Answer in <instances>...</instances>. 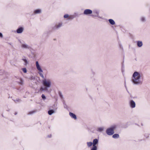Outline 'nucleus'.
<instances>
[{
	"mask_svg": "<svg viewBox=\"0 0 150 150\" xmlns=\"http://www.w3.org/2000/svg\"><path fill=\"white\" fill-rule=\"evenodd\" d=\"M132 82L135 85H141L143 83V74L140 72L135 71L132 75Z\"/></svg>",
	"mask_w": 150,
	"mask_h": 150,
	"instance_id": "nucleus-1",
	"label": "nucleus"
},
{
	"mask_svg": "<svg viewBox=\"0 0 150 150\" xmlns=\"http://www.w3.org/2000/svg\"><path fill=\"white\" fill-rule=\"evenodd\" d=\"M117 125L114 124L112 125L109 128L106 130V133L109 135H112L114 133V131L117 127Z\"/></svg>",
	"mask_w": 150,
	"mask_h": 150,
	"instance_id": "nucleus-2",
	"label": "nucleus"
},
{
	"mask_svg": "<svg viewBox=\"0 0 150 150\" xmlns=\"http://www.w3.org/2000/svg\"><path fill=\"white\" fill-rule=\"evenodd\" d=\"M42 83L45 87V90H48V88H50L51 85V81L50 79H45L42 81Z\"/></svg>",
	"mask_w": 150,
	"mask_h": 150,
	"instance_id": "nucleus-3",
	"label": "nucleus"
},
{
	"mask_svg": "<svg viewBox=\"0 0 150 150\" xmlns=\"http://www.w3.org/2000/svg\"><path fill=\"white\" fill-rule=\"evenodd\" d=\"M36 68L40 72L39 73V74L40 76L42 78H44V76L42 73L43 72V71L41 68V67L39 65L38 62V61L36 62Z\"/></svg>",
	"mask_w": 150,
	"mask_h": 150,
	"instance_id": "nucleus-4",
	"label": "nucleus"
},
{
	"mask_svg": "<svg viewBox=\"0 0 150 150\" xmlns=\"http://www.w3.org/2000/svg\"><path fill=\"white\" fill-rule=\"evenodd\" d=\"M129 105L132 108H134L135 107L136 104L135 102L132 100H131L129 102Z\"/></svg>",
	"mask_w": 150,
	"mask_h": 150,
	"instance_id": "nucleus-5",
	"label": "nucleus"
},
{
	"mask_svg": "<svg viewBox=\"0 0 150 150\" xmlns=\"http://www.w3.org/2000/svg\"><path fill=\"white\" fill-rule=\"evenodd\" d=\"M92 11L90 9H87L85 10L84 11V14L85 15H88L91 14L92 13Z\"/></svg>",
	"mask_w": 150,
	"mask_h": 150,
	"instance_id": "nucleus-6",
	"label": "nucleus"
},
{
	"mask_svg": "<svg viewBox=\"0 0 150 150\" xmlns=\"http://www.w3.org/2000/svg\"><path fill=\"white\" fill-rule=\"evenodd\" d=\"M62 24L61 23H59L58 25H55L53 28L54 30L60 28L62 26Z\"/></svg>",
	"mask_w": 150,
	"mask_h": 150,
	"instance_id": "nucleus-7",
	"label": "nucleus"
},
{
	"mask_svg": "<svg viewBox=\"0 0 150 150\" xmlns=\"http://www.w3.org/2000/svg\"><path fill=\"white\" fill-rule=\"evenodd\" d=\"M23 28L22 27H21L17 30V33H21L23 32Z\"/></svg>",
	"mask_w": 150,
	"mask_h": 150,
	"instance_id": "nucleus-8",
	"label": "nucleus"
},
{
	"mask_svg": "<svg viewBox=\"0 0 150 150\" xmlns=\"http://www.w3.org/2000/svg\"><path fill=\"white\" fill-rule=\"evenodd\" d=\"M104 127H99L97 128V131L99 132H102L104 130Z\"/></svg>",
	"mask_w": 150,
	"mask_h": 150,
	"instance_id": "nucleus-9",
	"label": "nucleus"
},
{
	"mask_svg": "<svg viewBox=\"0 0 150 150\" xmlns=\"http://www.w3.org/2000/svg\"><path fill=\"white\" fill-rule=\"evenodd\" d=\"M98 140L97 139H96L93 140V146H96V145L98 143Z\"/></svg>",
	"mask_w": 150,
	"mask_h": 150,
	"instance_id": "nucleus-10",
	"label": "nucleus"
},
{
	"mask_svg": "<svg viewBox=\"0 0 150 150\" xmlns=\"http://www.w3.org/2000/svg\"><path fill=\"white\" fill-rule=\"evenodd\" d=\"M69 114V115L72 118L75 119H76V116L72 112H70Z\"/></svg>",
	"mask_w": 150,
	"mask_h": 150,
	"instance_id": "nucleus-11",
	"label": "nucleus"
},
{
	"mask_svg": "<svg viewBox=\"0 0 150 150\" xmlns=\"http://www.w3.org/2000/svg\"><path fill=\"white\" fill-rule=\"evenodd\" d=\"M17 82L20 84L23 85V81L22 79L20 78Z\"/></svg>",
	"mask_w": 150,
	"mask_h": 150,
	"instance_id": "nucleus-12",
	"label": "nucleus"
},
{
	"mask_svg": "<svg viewBox=\"0 0 150 150\" xmlns=\"http://www.w3.org/2000/svg\"><path fill=\"white\" fill-rule=\"evenodd\" d=\"M119 137V135L118 134H115L112 136V137L114 139H117Z\"/></svg>",
	"mask_w": 150,
	"mask_h": 150,
	"instance_id": "nucleus-13",
	"label": "nucleus"
},
{
	"mask_svg": "<svg viewBox=\"0 0 150 150\" xmlns=\"http://www.w3.org/2000/svg\"><path fill=\"white\" fill-rule=\"evenodd\" d=\"M109 23L110 24L112 25H114L115 24V23L114 21L112 19H110L109 20Z\"/></svg>",
	"mask_w": 150,
	"mask_h": 150,
	"instance_id": "nucleus-14",
	"label": "nucleus"
},
{
	"mask_svg": "<svg viewBox=\"0 0 150 150\" xmlns=\"http://www.w3.org/2000/svg\"><path fill=\"white\" fill-rule=\"evenodd\" d=\"M142 45V41H138L137 42V45L139 47H141Z\"/></svg>",
	"mask_w": 150,
	"mask_h": 150,
	"instance_id": "nucleus-15",
	"label": "nucleus"
},
{
	"mask_svg": "<svg viewBox=\"0 0 150 150\" xmlns=\"http://www.w3.org/2000/svg\"><path fill=\"white\" fill-rule=\"evenodd\" d=\"M22 60L24 62V65H26L28 63V62L27 60L25 59H23Z\"/></svg>",
	"mask_w": 150,
	"mask_h": 150,
	"instance_id": "nucleus-16",
	"label": "nucleus"
},
{
	"mask_svg": "<svg viewBox=\"0 0 150 150\" xmlns=\"http://www.w3.org/2000/svg\"><path fill=\"white\" fill-rule=\"evenodd\" d=\"M54 111L53 110H49L48 111V113L49 115H51L52 114L54 113Z\"/></svg>",
	"mask_w": 150,
	"mask_h": 150,
	"instance_id": "nucleus-17",
	"label": "nucleus"
},
{
	"mask_svg": "<svg viewBox=\"0 0 150 150\" xmlns=\"http://www.w3.org/2000/svg\"><path fill=\"white\" fill-rule=\"evenodd\" d=\"M41 12V10L40 9H37L35 10L34 11L35 14L39 13Z\"/></svg>",
	"mask_w": 150,
	"mask_h": 150,
	"instance_id": "nucleus-18",
	"label": "nucleus"
},
{
	"mask_svg": "<svg viewBox=\"0 0 150 150\" xmlns=\"http://www.w3.org/2000/svg\"><path fill=\"white\" fill-rule=\"evenodd\" d=\"M87 146L88 147H90L93 145V143L91 142H88L87 143Z\"/></svg>",
	"mask_w": 150,
	"mask_h": 150,
	"instance_id": "nucleus-19",
	"label": "nucleus"
},
{
	"mask_svg": "<svg viewBox=\"0 0 150 150\" xmlns=\"http://www.w3.org/2000/svg\"><path fill=\"white\" fill-rule=\"evenodd\" d=\"M48 91V90H45V88H43V87H41L40 89V90L39 91Z\"/></svg>",
	"mask_w": 150,
	"mask_h": 150,
	"instance_id": "nucleus-20",
	"label": "nucleus"
},
{
	"mask_svg": "<svg viewBox=\"0 0 150 150\" xmlns=\"http://www.w3.org/2000/svg\"><path fill=\"white\" fill-rule=\"evenodd\" d=\"M97 147L96 146H93V147L91 149V150H97Z\"/></svg>",
	"mask_w": 150,
	"mask_h": 150,
	"instance_id": "nucleus-21",
	"label": "nucleus"
},
{
	"mask_svg": "<svg viewBox=\"0 0 150 150\" xmlns=\"http://www.w3.org/2000/svg\"><path fill=\"white\" fill-rule=\"evenodd\" d=\"M28 45L25 44H22V47H28Z\"/></svg>",
	"mask_w": 150,
	"mask_h": 150,
	"instance_id": "nucleus-22",
	"label": "nucleus"
},
{
	"mask_svg": "<svg viewBox=\"0 0 150 150\" xmlns=\"http://www.w3.org/2000/svg\"><path fill=\"white\" fill-rule=\"evenodd\" d=\"M23 71L24 73H26L27 72L26 69L25 68H23Z\"/></svg>",
	"mask_w": 150,
	"mask_h": 150,
	"instance_id": "nucleus-23",
	"label": "nucleus"
},
{
	"mask_svg": "<svg viewBox=\"0 0 150 150\" xmlns=\"http://www.w3.org/2000/svg\"><path fill=\"white\" fill-rule=\"evenodd\" d=\"M42 98L44 99H46V97L44 94H42L41 96Z\"/></svg>",
	"mask_w": 150,
	"mask_h": 150,
	"instance_id": "nucleus-24",
	"label": "nucleus"
},
{
	"mask_svg": "<svg viewBox=\"0 0 150 150\" xmlns=\"http://www.w3.org/2000/svg\"><path fill=\"white\" fill-rule=\"evenodd\" d=\"M21 101V100L19 99H17L16 100H14V101L16 103H17V102H20V101Z\"/></svg>",
	"mask_w": 150,
	"mask_h": 150,
	"instance_id": "nucleus-25",
	"label": "nucleus"
},
{
	"mask_svg": "<svg viewBox=\"0 0 150 150\" xmlns=\"http://www.w3.org/2000/svg\"><path fill=\"white\" fill-rule=\"evenodd\" d=\"M141 20L143 22L145 21V19L144 17H142L141 19Z\"/></svg>",
	"mask_w": 150,
	"mask_h": 150,
	"instance_id": "nucleus-26",
	"label": "nucleus"
},
{
	"mask_svg": "<svg viewBox=\"0 0 150 150\" xmlns=\"http://www.w3.org/2000/svg\"><path fill=\"white\" fill-rule=\"evenodd\" d=\"M35 112L34 111H32L29 112L28 114H32Z\"/></svg>",
	"mask_w": 150,
	"mask_h": 150,
	"instance_id": "nucleus-27",
	"label": "nucleus"
},
{
	"mask_svg": "<svg viewBox=\"0 0 150 150\" xmlns=\"http://www.w3.org/2000/svg\"><path fill=\"white\" fill-rule=\"evenodd\" d=\"M69 17V15L68 14H66L64 16V18H67Z\"/></svg>",
	"mask_w": 150,
	"mask_h": 150,
	"instance_id": "nucleus-28",
	"label": "nucleus"
},
{
	"mask_svg": "<svg viewBox=\"0 0 150 150\" xmlns=\"http://www.w3.org/2000/svg\"><path fill=\"white\" fill-rule=\"evenodd\" d=\"M34 79V78L33 76L31 77L30 78V80H32Z\"/></svg>",
	"mask_w": 150,
	"mask_h": 150,
	"instance_id": "nucleus-29",
	"label": "nucleus"
},
{
	"mask_svg": "<svg viewBox=\"0 0 150 150\" xmlns=\"http://www.w3.org/2000/svg\"><path fill=\"white\" fill-rule=\"evenodd\" d=\"M0 37L1 38H2L3 37V35L2 33H0Z\"/></svg>",
	"mask_w": 150,
	"mask_h": 150,
	"instance_id": "nucleus-30",
	"label": "nucleus"
},
{
	"mask_svg": "<svg viewBox=\"0 0 150 150\" xmlns=\"http://www.w3.org/2000/svg\"><path fill=\"white\" fill-rule=\"evenodd\" d=\"M59 96H60V97H62V95H61V94H59Z\"/></svg>",
	"mask_w": 150,
	"mask_h": 150,
	"instance_id": "nucleus-31",
	"label": "nucleus"
},
{
	"mask_svg": "<svg viewBox=\"0 0 150 150\" xmlns=\"http://www.w3.org/2000/svg\"><path fill=\"white\" fill-rule=\"evenodd\" d=\"M48 136V137H51V135H50V136Z\"/></svg>",
	"mask_w": 150,
	"mask_h": 150,
	"instance_id": "nucleus-32",
	"label": "nucleus"
},
{
	"mask_svg": "<svg viewBox=\"0 0 150 150\" xmlns=\"http://www.w3.org/2000/svg\"><path fill=\"white\" fill-rule=\"evenodd\" d=\"M125 87H126V85H125Z\"/></svg>",
	"mask_w": 150,
	"mask_h": 150,
	"instance_id": "nucleus-33",
	"label": "nucleus"
},
{
	"mask_svg": "<svg viewBox=\"0 0 150 150\" xmlns=\"http://www.w3.org/2000/svg\"><path fill=\"white\" fill-rule=\"evenodd\" d=\"M56 106V105H55V104H54V105H53V106Z\"/></svg>",
	"mask_w": 150,
	"mask_h": 150,
	"instance_id": "nucleus-34",
	"label": "nucleus"
},
{
	"mask_svg": "<svg viewBox=\"0 0 150 150\" xmlns=\"http://www.w3.org/2000/svg\"><path fill=\"white\" fill-rule=\"evenodd\" d=\"M16 114H17V113H16L15 114V115H16Z\"/></svg>",
	"mask_w": 150,
	"mask_h": 150,
	"instance_id": "nucleus-35",
	"label": "nucleus"
},
{
	"mask_svg": "<svg viewBox=\"0 0 150 150\" xmlns=\"http://www.w3.org/2000/svg\"><path fill=\"white\" fill-rule=\"evenodd\" d=\"M57 109V108H56V110Z\"/></svg>",
	"mask_w": 150,
	"mask_h": 150,
	"instance_id": "nucleus-36",
	"label": "nucleus"
}]
</instances>
